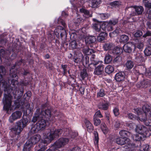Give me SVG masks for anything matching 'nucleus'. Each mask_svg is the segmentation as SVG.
<instances>
[{
    "instance_id": "23",
    "label": "nucleus",
    "mask_w": 151,
    "mask_h": 151,
    "mask_svg": "<svg viewBox=\"0 0 151 151\" xmlns=\"http://www.w3.org/2000/svg\"><path fill=\"white\" fill-rule=\"evenodd\" d=\"M142 110L143 113L149 116L151 114V108L147 104L145 105L142 106Z\"/></svg>"
},
{
    "instance_id": "48",
    "label": "nucleus",
    "mask_w": 151,
    "mask_h": 151,
    "mask_svg": "<svg viewBox=\"0 0 151 151\" xmlns=\"http://www.w3.org/2000/svg\"><path fill=\"white\" fill-rule=\"evenodd\" d=\"M82 60L83 64L86 65L88 64L89 62V58L87 56L83 57L82 56Z\"/></svg>"
},
{
    "instance_id": "39",
    "label": "nucleus",
    "mask_w": 151,
    "mask_h": 151,
    "mask_svg": "<svg viewBox=\"0 0 151 151\" xmlns=\"http://www.w3.org/2000/svg\"><path fill=\"white\" fill-rule=\"evenodd\" d=\"M93 27L96 31L99 32L102 29V25L101 26L100 23L97 22V23L93 24Z\"/></svg>"
},
{
    "instance_id": "55",
    "label": "nucleus",
    "mask_w": 151,
    "mask_h": 151,
    "mask_svg": "<svg viewBox=\"0 0 151 151\" xmlns=\"http://www.w3.org/2000/svg\"><path fill=\"white\" fill-rule=\"evenodd\" d=\"M114 114L115 116H117L119 114V110L118 107H115L113 110Z\"/></svg>"
},
{
    "instance_id": "37",
    "label": "nucleus",
    "mask_w": 151,
    "mask_h": 151,
    "mask_svg": "<svg viewBox=\"0 0 151 151\" xmlns=\"http://www.w3.org/2000/svg\"><path fill=\"white\" fill-rule=\"evenodd\" d=\"M80 11L81 13H83L85 15L87 16V17H92V13L90 14L89 11L85 9L82 8L80 9Z\"/></svg>"
},
{
    "instance_id": "8",
    "label": "nucleus",
    "mask_w": 151,
    "mask_h": 151,
    "mask_svg": "<svg viewBox=\"0 0 151 151\" xmlns=\"http://www.w3.org/2000/svg\"><path fill=\"white\" fill-rule=\"evenodd\" d=\"M116 143L119 145H123L125 144L126 149L131 146L130 140L127 138L118 137L116 139Z\"/></svg>"
},
{
    "instance_id": "31",
    "label": "nucleus",
    "mask_w": 151,
    "mask_h": 151,
    "mask_svg": "<svg viewBox=\"0 0 151 151\" xmlns=\"http://www.w3.org/2000/svg\"><path fill=\"white\" fill-rule=\"evenodd\" d=\"M135 46L139 49H142L144 46L143 42L137 39L135 40Z\"/></svg>"
},
{
    "instance_id": "42",
    "label": "nucleus",
    "mask_w": 151,
    "mask_h": 151,
    "mask_svg": "<svg viewBox=\"0 0 151 151\" xmlns=\"http://www.w3.org/2000/svg\"><path fill=\"white\" fill-rule=\"evenodd\" d=\"M112 60V58L111 55L109 54H106V55L104 61L106 64H109L110 63Z\"/></svg>"
},
{
    "instance_id": "58",
    "label": "nucleus",
    "mask_w": 151,
    "mask_h": 151,
    "mask_svg": "<svg viewBox=\"0 0 151 151\" xmlns=\"http://www.w3.org/2000/svg\"><path fill=\"white\" fill-rule=\"evenodd\" d=\"M128 117L129 119L132 120L137 119V117H136V116L134 115L132 113H129L128 114Z\"/></svg>"
},
{
    "instance_id": "33",
    "label": "nucleus",
    "mask_w": 151,
    "mask_h": 151,
    "mask_svg": "<svg viewBox=\"0 0 151 151\" xmlns=\"http://www.w3.org/2000/svg\"><path fill=\"white\" fill-rule=\"evenodd\" d=\"M147 115L145 113H142L139 115L138 117H137V120L138 121H140L144 123L147 119L146 118Z\"/></svg>"
},
{
    "instance_id": "19",
    "label": "nucleus",
    "mask_w": 151,
    "mask_h": 151,
    "mask_svg": "<svg viewBox=\"0 0 151 151\" xmlns=\"http://www.w3.org/2000/svg\"><path fill=\"white\" fill-rule=\"evenodd\" d=\"M150 85V81L146 79L141 81L139 83L137 84L138 87H141L142 88H147Z\"/></svg>"
},
{
    "instance_id": "14",
    "label": "nucleus",
    "mask_w": 151,
    "mask_h": 151,
    "mask_svg": "<svg viewBox=\"0 0 151 151\" xmlns=\"http://www.w3.org/2000/svg\"><path fill=\"white\" fill-rule=\"evenodd\" d=\"M135 73L143 74L146 72V69L143 65H138L134 68Z\"/></svg>"
},
{
    "instance_id": "45",
    "label": "nucleus",
    "mask_w": 151,
    "mask_h": 151,
    "mask_svg": "<svg viewBox=\"0 0 151 151\" xmlns=\"http://www.w3.org/2000/svg\"><path fill=\"white\" fill-rule=\"evenodd\" d=\"M0 56L2 58H6L8 57V54L6 51L3 49H1L0 52Z\"/></svg>"
},
{
    "instance_id": "64",
    "label": "nucleus",
    "mask_w": 151,
    "mask_h": 151,
    "mask_svg": "<svg viewBox=\"0 0 151 151\" xmlns=\"http://www.w3.org/2000/svg\"><path fill=\"white\" fill-rule=\"evenodd\" d=\"M145 7L148 9V10L151 12V0L150 3H146L145 4Z\"/></svg>"
},
{
    "instance_id": "29",
    "label": "nucleus",
    "mask_w": 151,
    "mask_h": 151,
    "mask_svg": "<svg viewBox=\"0 0 151 151\" xmlns=\"http://www.w3.org/2000/svg\"><path fill=\"white\" fill-rule=\"evenodd\" d=\"M107 35V34L106 32H101L97 36L98 41L99 42H102L105 40Z\"/></svg>"
},
{
    "instance_id": "9",
    "label": "nucleus",
    "mask_w": 151,
    "mask_h": 151,
    "mask_svg": "<svg viewBox=\"0 0 151 151\" xmlns=\"http://www.w3.org/2000/svg\"><path fill=\"white\" fill-rule=\"evenodd\" d=\"M133 11L130 14L131 16H138L142 14L144 11L143 7L142 6H134Z\"/></svg>"
},
{
    "instance_id": "54",
    "label": "nucleus",
    "mask_w": 151,
    "mask_h": 151,
    "mask_svg": "<svg viewBox=\"0 0 151 151\" xmlns=\"http://www.w3.org/2000/svg\"><path fill=\"white\" fill-rule=\"evenodd\" d=\"M143 33L141 31L137 30L134 34V36L135 37H138L142 36Z\"/></svg>"
},
{
    "instance_id": "43",
    "label": "nucleus",
    "mask_w": 151,
    "mask_h": 151,
    "mask_svg": "<svg viewBox=\"0 0 151 151\" xmlns=\"http://www.w3.org/2000/svg\"><path fill=\"white\" fill-rule=\"evenodd\" d=\"M106 95L105 91L104 89H101L97 92V96L98 98L103 97Z\"/></svg>"
},
{
    "instance_id": "26",
    "label": "nucleus",
    "mask_w": 151,
    "mask_h": 151,
    "mask_svg": "<svg viewBox=\"0 0 151 151\" xmlns=\"http://www.w3.org/2000/svg\"><path fill=\"white\" fill-rule=\"evenodd\" d=\"M131 44L127 43L124 44L123 47V50L124 52L127 53L131 52L132 49Z\"/></svg>"
},
{
    "instance_id": "16",
    "label": "nucleus",
    "mask_w": 151,
    "mask_h": 151,
    "mask_svg": "<svg viewBox=\"0 0 151 151\" xmlns=\"http://www.w3.org/2000/svg\"><path fill=\"white\" fill-rule=\"evenodd\" d=\"M101 2V0H91L88 2V7H91L92 8L97 7Z\"/></svg>"
},
{
    "instance_id": "20",
    "label": "nucleus",
    "mask_w": 151,
    "mask_h": 151,
    "mask_svg": "<svg viewBox=\"0 0 151 151\" xmlns=\"http://www.w3.org/2000/svg\"><path fill=\"white\" fill-rule=\"evenodd\" d=\"M137 130L138 132V133H140L142 134H149V135H150V133L147 130L146 128L144 126H140L137 127Z\"/></svg>"
},
{
    "instance_id": "27",
    "label": "nucleus",
    "mask_w": 151,
    "mask_h": 151,
    "mask_svg": "<svg viewBox=\"0 0 151 151\" xmlns=\"http://www.w3.org/2000/svg\"><path fill=\"white\" fill-rule=\"evenodd\" d=\"M109 106V104L107 102L105 103L100 102L98 105L99 109L103 110H107L108 109Z\"/></svg>"
},
{
    "instance_id": "59",
    "label": "nucleus",
    "mask_w": 151,
    "mask_h": 151,
    "mask_svg": "<svg viewBox=\"0 0 151 151\" xmlns=\"http://www.w3.org/2000/svg\"><path fill=\"white\" fill-rule=\"evenodd\" d=\"M90 50L89 49L87 46H85L83 47V52L86 55H89V52Z\"/></svg>"
},
{
    "instance_id": "32",
    "label": "nucleus",
    "mask_w": 151,
    "mask_h": 151,
    "mask_svg": "<svg viewBox=\"0 0 151 151\" xmlns=\"http://www.w3.org/2000/svg\"><path fill=\"white\" fill-rule=\"evenodd\" d=\"M129 40L128 36L125 35H122L120 36L119 41L121 43H125L127 42Z\"/></svg>"
},
{
    "instance_id": "38",
    "label": "nucleus",
    "mask_w": 151,
    "mask_h": 151,
    "mask_svg": "<svg viewBox=\"0 0 151 151\" xmlns=\"http://www.w3.org/2000/svg\"><path fill=\"white\" fill-rule=\"evenodd\" d=\"M69 47L73 49H77L78 47V44L76 41L73 40L69 43Z\"/></svg>"
},
{
    "instance_id": "61",
    "label": "nucleus",
    "mask_w": 151,
    "mask_h": 151,
    "mask_svg": "<svg viewBox=\"0 0 151 151\" xmlns=\"http://www.w3.org/2000/svg\"><path fill=\"white\" fill-rule=\"evenodd\" d=\"M142 37L144 38H146L147 37H151V31L147 30Z\"/></svg>"
},
{
    "instance_id": "13",
    "label": "nucleus",
    "mask_w": 151,
    "mask_h": 151,
    "mask_svg": "<svg viewBox=\"0 0 151 151\" xmlns=\"http://www.w3.org/2000/svg\"><path fill=\"white\" fill-rule=\"evenodd\" d=\"M104 65L102 63L99 64L94 69L93 74L97 76L101 75L104 72Z\"/></svg>"
},
{
    "instance_id": "12",
    "label": "nucleus",
    "mask_w": 151,
    "mask_h": 151,
    "mask_svg": "<svg viewBox=\"0 0 151 151\" xmlns=\"http://www.w3.org/2000/svg\"><path fill=\"white\" fill-rule=\"evenodd\" d=\"M41 139V137L40 135L36 134L31 137L27 142L32 145L38 143Z\"/></svg>"
},
{
    "instance_id": "47",
    "label": "nucleus",
    "mask_w": 151,
    "mask_h": 151,
    "mask_svg": "<svg viewBox=\"0 0 151 151\" xmlns=\"http://www.w3.org/2000/svg\"><path fill=\"white\" fill-rule=\"evenodd\" d=\"M120 31L119 29H116L112 32H110L109 33V35L112 37H116L119 34Z\"/></svg>"
},
{
    "instance_id": "50",
    "label": "nucleus",
    "mask_w": 151,
    "mask_h": 151,
    "mask_svg": "<svg viewBox=\"0 0 151 151\" xmlns=\"http://www.w3.org/2000/svg\"><path fill=\"white\" fill-rule=\"evenodd\" d=\"M93 122L94 125L96 126L99 125L101 123L100 120L98 118L93 117Z\"/></svg>"
},
{
    "instance_id": "41",
    "label": "nucleus",
    "mask_w": 151,
    "mask_h": 151,
    "mask_svg": "<svg viewBox=\"0 0 151 151\" xmlns=\"http://www.w3.org/2000/svg\"><path fill=\"white\" fill-rule=\"evenodd\" d=\"M38 127L37 124H36L35 125H32L31 126V129L30 131L31 132L36 133L38 131L40 130L39 128Z\"/></svg>"
},
{
    "instance_id": "56",
    "label": "nucleus",
    "mask_w": 151,
    "mask_h": 151,
    "mask_svg": "<svg viewBox=\"0 0 151 151\" xmlns=\"http://www.w3.org/2000/svg\"><path fill=\"white\" fill-rule=\"evenodd\" d=\"M103 116L101 113L100 110H98L95 114L93 116V117L100 118L103 117Z\"/></svg>"
},
{
    "instance_id": "51",
    "label": "nucleus",
    "mask_w": 151,
    "mask_h": 151,
    "mask_svg": "<svg viewBox=\"0 0 151 151\" xmlns=\"http://www.w3.org/2000/svg\"><path fill=\"white\" fill-rule=\"evenodd\" d=\"M145 55L147 56H149L151 55V48L148 47L146 48L144 51Z\"/></svg>"
},
{
    "instance_id": "1",
    "label": "nucleus",
    "mask_w": 151,
    "mask_h": 151,
    "mask_svg": "<svg viewBox=\"0 0 151 151\" xmlns=\"http://www.w3.org/2000/svg\"><path fill=\"white\" fill-rule=\"evenodd\" d=\"M28 122L27 118H23L16 122V125L10 129V135L14 139L17 140L20 137L19 134L23 129L27 126Z\"/></svg>"
},
{
    "instance_id": "6",
    "label": "nucleus",
    "mask_w": 151,
    "mask_h": 151,
    "mask_svg": "<svg viewBox=\"0 0 151 151\" xmlns=\"http://www.w3.org/2000/svg\"><path fill=\"white\" fill-rule=\"evenodd\" d=\"M12 98L11 95L8 93L7 94H4L3 99V102L4 104V109L6 111V112L8 114H9V110H11Z\"/></svg>"
},
{
    "instance_id": "40",
    "label": "nucleus",
    "mask_w": 151,
    "mask_h": 151,
    "mask_svg": "<svg viewBox=\"0 0 151 151\" xmlns=\"http://www.w3.org/2000/svg\"><path fill=\"white\" fill-rule=\"evenodd\" d=\"M105 72L108 74L111 73L114 71L113 67L111 65L107 66L105 68Z\"/></svg>"
},
{
    "instance_id": "7",
    "label": "nucleus",
    "mask_w": 151,
    "mask_h": 151,
    "mask_svg": "<svg viewBox=\"0 0 151 151\" xmlns=\"http://www.w3.org/2000/svg\"><path fill=\"white\" fill-rule=\"evenodd\" d=\"M24 93V89L22 88L19 91V93L17 97V99L14 101V104L17 107L19 108L21 106L22 108H26L27 109H28L30 106V105L29 103H24L23 101L19 102V99L21 97Z\"/></svg>"
},
{
    "instance_id": "21",
    "label": "nucleus",
    "mask_w": 151,
    "mask_h": 151,
    "mask_svg": "<svg viewBox=\"0 0 151 151\" xmlns=\"http://www.w3.org/2000/svg\"><path fill=\"white\" fill-rule=\"evenodd\" d=\"M123 50L122 48L118 47H116L111 50L110 53L113 54V55H120L122 54L123 52Z\"/></svg>"
},
{
    "instance_id": "15",
    "label": "nucleus",
    "mask_w": 151,
    "mask_h": 151,
    "mask_svg": "<svg viewBox=\"0 0 151 151\" xmlns=\"http://www.w3.org/2000/svg\"><path fill=\"white\" fill-rule=\"evenodd\" d=\"M114 47L115 45L113 43L107 42L104 44L103 47L104 50L105 51L109 50L110 52H111V50H112Z\"/></svg>"
},
{
    "instance_id": "52",
    "label": "nucleus",
    "mask_w": 151,
    "mask_h": 151,
    "mask_svg": "<svg viewBox=\"0 0 151 151\" xmlns=\"http://www.w3.org/2000/svg\"><path fill=\"white\" fill-rule=\"evenodd\" d=\"M97 65L91 63L88 65V70L91 71H93L96 67Z\"/></svg>"
},
{
    "instance_id": "2",
    "label": "nucleus",
    "mask_w": 151,
    "mask_h": 151,
    "mask_svg": "<svg viewBox=\"0 0 151 151\" xmlns=\"http://www.w3.org/2000/svg\"><path fill=\"white\" fill-rule=\"evenodd\" d=\"M22 63V60H19L17 61L16 62L15 65L12 67L10 70V76L12 78H14L12 79L11 81L10 89L12 91L13 95H14V99L17 98V94L18 93V92L17 90V88L18 84V82L17 81L18 77L16 73H13L12 72L14 71V69L15 66L20 65Z\"/></svg>"
},
{
    "instance_id": "3",
    "label": "nucleus",
    "mask_w": 151,
    "mask_h": 151,
    "mask_svg": "<svg viewBox=\"0 0 151 151\" xmlns=\"http://www.w3.org/2000/svg\"><path fill=\"white\" fill-rule=\"evenodd\" d=\"M42 117L40 109L39 108H37L32 118V122L35 123L38 121L36 124L40 128L39 129L40 130L45 129L46 125V121L42 119Z\"/></svg>"
},
{
    "instance_id": "53",
    "label": "nucleus",
    "mask_w": 151,
    "mask_h": 151,
    "mask_svg": "<svg viewBox=\"0 0 151 151\" xmlns=\"http://www.w3.org/2000/svg\"><path fill=\"white\" fill-rule=\"evenodd\" d=\"M118 22V20L117 19H113L110 20L108 22L112 26L116 24Z\"/></svg>"
},
{
    "instance_id": "35",
    "label": "nucleus",
    "mask_w": 151,
    "mask_h": 151,
    "mask_svg": "<svg viewBox=\"0 0 151 151\" xmlns=\"http://www.w3.org/2000/svg\"><path fill=\"white\" fill-rule=\"evenodd\" d=\"M135 59L137 63H140L143 61L144 59L141 54L138 53H137L135 55Z\"/></svg>"
},
{
    "instance_id": "62",
    "label": "nucleus",
    "mask_w": 151,
    "mask_h": 151,
    "mask_svg": "<svg viewBox=\"0 0 151 151\" xmlns=\"http://www.w3.org/2000/svg\"><path fill=\"white\" fill-rule=\"evenodd\" d=\"M121 125L120 122L119 120H117L115 122L114 126L115 128L118 129L120 127Z\"/></svg>"
},
{
    "instance_id": "22",
    "label": "nucleus",
    "mask_w": 151,
    "mask_h": 151,
    "mask_svg": "<svg viewBox=\"0 0 151 151\" xmlns=\"http://www.w3.org/2000/svg\"><path fill=\"white\" fill-rule=\"evenodd\" d=\"M84 122L88 131L89 132H91L93 129V127L92 124L86 119H85Z\"/></svg>"
},
{
    "instance_id": "17",
    "label": "nucleus",
    "mask_w": 151,
    "mask_h": 151,
    "mask_svg": "<svg viewBox=\"0 0 151 151\" xmlns=\"http://www.w3.org/2000/svg\"><path fill=\"white\" fill-rule=\"evenodd\" d=\"M134 65V63L133 61L130 60H127L124 65V67L126 68V69L129 71L130 73H132V71L130 70L133 68Z\"/></svg>"
},
{
    "instance_id": "60",
    "label": "nucleus",
    "mask_w": 151,
    "mask_h": 151,
    "mask_svg": "<svg viewBox=\"0 0 151 151\" xmlns=\"http://www.w3.org/2000/svg\"><path fill=\"white\" fill-rule=\"evenodd\" d=\"M134 111L138 115V116L141 114L143 113L142 111V109L141 108H134Z\"/></svg>"
},
{
    "instance_id": "44",
    "label": "nucleus",
    "mask_w": 151,
    "mask_h": 151,
    "mask_svg": "<svg viewBox=\"0 0 151 151\" xmlns=\"http://www.w3.org/2000/svg\"><path fill=\"white\" fill-rule=\"evenodd\" d=\"M93 134L94 136V143L97 146L98 145L99 140L98 133L96 131H94L93 132Z\"/></svg>"
},
{
    "instance_id": "5",
    "label": "nucleus",
    "mask_w": 151,
    "mask_h": 151,
    "mask_svg": "<svg viewBox=\"0 0 151 151\" xmlns=\"http://www.w3.org/2000/svg\"><path fill=\"white\" fill-rule=\"evenodd\" d=\"M58 24H61L63 27L60 26L57 27L54 30V32L55 35L58 37H59L60 33L61 38L67 37V34L66 32L65 29L66 26L64 21L61 18H59L58 20Z\"/></svg>"
},
{
    "instance_id": "28",
    "label": "nucleus",
    "mask_w": 151,
    "mask_h": 151,
    "mask_svg": "<svg viewBox=\"0 0 151 151\" xmlns=\"http://www.w3.org/2000/svg\"><path fill=\"white\" fill-rule=\"evenodd\" d=\"M40 114H41V116L42 115L45 118L49 119L51 116V111L50 109H47L45 111H42Z\"/></svg>"
},
{
    "instance_id": "18",
    "label": "nucleus",
    "mask_w": 151,
    "mask_h": 151,
    "mask_svg": "<svg viewBox=\"0 0 151 151\" xmlns=\"http://www.w3.org/2000/svg\"><path fill=\"white\" fill-rule=\"evenodd\" d=\"M125 73L123 72H119L115 75V79L116 81L120 82L124 80Z\"/></svg>"
},
{
    "instance_id": "25",
    "label": "nucleus",
    "mask_w": 151,
    "mask_h": 151,
    "mask_svg": "<svg viewBox=\"0 0 151 151\" xmlns=\"http://www.w3.org/2000/svg\"><path fill=\"white\" fill-rule=\"evenodd\" d=\"M90 60L91 63L98 65L99 64L103 63V62L99 60L96 58V56L94 54H92L91 55Z\"/></svg>"
},
{
    "instance_id": "46",
    "label": "nucleus",
    "mask_w": 151,
    "mask_h": 151,
    "mask_svg": "<svg viewBox=\"0 0 151 151\" xmlns=\"http://www.w3.org/2000/svg\"><path fill=\"white\" fill-rule=\"evenodd\" d=\"M87 70L86 68H84L81 72V76L83 79L87 76Z\"/></svg>"
},
{
    "instance_id": "36",
    "label": "nucleus",
    "mask_w": 151,
    "mask_h": 151,
    "mask_svg": "<svg viewBox=\"0 0 151 151\" xmlns=\"http://www.w3.org/2000/svg\"><path fill=\"white\" fill-rule=\"evenodd\" d=\"M96 39L95 37L94 36H91L89 37L88 38L85 40V41L87 43L90 44L95 42H96Z\"/></svg>"
},
{
    "instance_id": "4",
    "label": "nucleus",
    "mask_w": 151,
    "mask_h": 151,
    "mask_svg": "<svg viewBox=\"0 0 151 151\" xmlns=\"http://www.w3.org/2000/svg\"><path fill=\"white\" fill-rule=\"evenodd\" d=\"M69 139L66 138H60L57 140L50 149L46 151H60L58 149L63 148L67 144Z\"/></svg>"
},
{
    "instance_id": "10",
    "label": "nucleus",
    "mask_w": 151,
    "mask_h": 151,
    "mask_svg": "<svg viewBox=\"0 0 151 151\" xmlns=\"http://www.w3.org/2000/svg\"><path fill=\"white\" fill-rule=\"evenodd\" d=\"M22 115V112L20 111H16L13 112L9 117V121L10 123H12L13 122L20 118Z\"/></svg>"
},
{
    "instance_id": "24",
    "label": "nucleus",
    "mask_w": 151,
    "mask_h": 151,
    "mask_svg": "<svg viewBox=\"0 0 151 151\" xmlns=\"http://www.w3.org/2000/svg\"><path fill=\"white\" fill-rule=\"evenodd\" d=\"M102 29L103 31H110L113 30L112 26L108 22L102 24Z\"/></svg>"
},
{
    "instance_id": "30",
    "label": "nucleus",
    "mask_w": 151,
    "mask_h": 151,
    "mask_svg": "<svg viewBox=\"0 0 151 151\" xmlns=\"http://www.w3.org/2000/svg\"><path fill=\"white\" fill-rule=\"evenodd\" d=\"M119 135L122 137L124 138L129 136L130 134V133L128 131L125 130H122L119 132Z\"/></svg>"
},
{
    "instance_id": "49",
    "label": "nucleus",
    "mask_w": 151,
    "mask_h": 151,
    "mask_svg": "<svg viewBox=\"0 0 151 151\" xmlns=\"http://www.w3.org/2000/svg\"><path fill=\"white\" fill-rule=\"evenodd\" d=\"M149 145L147 144L144 145L140 148V151H149Z\"/></svg>"
},
{
    "instance_id": "11",
    "label": "nucleus",
    "mask_w": 151,
    "mask_h": 151,
    "mask_svg": "<svg viewBox=\"0 0 151 151\" xmlns=\"http://www.w3.org/2000/svg\"><path fill=\"white\" fill-rule=\"evenodd\" d=\"M150 136L149 134L139 133L134 135L133 137L134 140L136 141H140L144 140L146 137H149Z\"/></svg>"
},
{
    "instance_id": "57",
    "label": "nucleus",
    "mask_w": 151,
    "mask_h": 151,
    "mask_svg": "<svg viewBox=\"0 0 151 151\" xmlns=\"http://www.w3.org/2000/svg\"><path fill=\"white\" fill-rule=\"evenodd\" d=\"M122 60V58L120 56H118L114 59V63H119L121 62Z\"/></svg>"
},
{
    "instance_id": "34",
    "label": "nucleus",
    "mask_w": 151,
    "mask_h": 151,
    "mask_svg": "<svg viewBox=\"0 0 151 151\" xmlns=\"http://www.w3.org/2000/svg\"><path fill=\"white\" fill-rule=\"evenodd\" d=\"M31 144L27 141L24 145L23 151H31L32 146Z\"/></svg>"
},
{
    "instance_id": "63",
    "label": "nucleus",
    "mask_w": 151,
    "mask_h": 151,
    "mask_svg": "<svg viewBox=\"0 0 151 151\" xmlns=\"http://www.w3.org/2000/svg\"><path fill=\"white\" fill-rule=\"evenodd\" d=\"M144 123L146 126L151 127V119H147Z\"/></svg>"
}]
</instances>
